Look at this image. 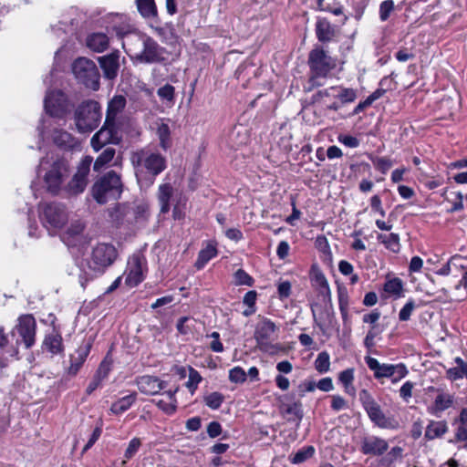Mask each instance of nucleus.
<instances>
[{
  "label": "nucleus",
  "instance_id": "nucleus-16",
  "mask_svg": "<svg viewBox=\"0 0 467 467\" xmlns=\"http://www.w3.org/2000/svg\"><path fill=\"white\" fill-rule=\"evenodd\" d=\"M324 97H333L337 99L342 105L351 103L357 99V91L351 88H345L342 86H332L321 90H318L312 97L314 101L324 100Z\"/></svg>",
  "mask_w": 467,
  "mask_h": 467
},
{
  "label": "nucleus",
  "instance_id": "nucleus-46",
  "mask_svg": "<svg viewBox=\"0 0 467 467\" xmlns=\"http://www.w3.org/2000/svg\"><path fill=\"white\" fill-rule=\"evenodd\" d=\"M141 446V441L140 438H133L129 442V445L124 452L125 460L121 462L122 467H125L127 460L131 459L139 451Z\"/></svg>",
  "mask_w": 467,
  "mask_h": 467
},
{
  "label": "nucleus",
  "instance_id": "nucleus-7",
  "mask_svg": "<svg viewBox=\"0 0 467 467\" xmlns=\"http://www.w3.org/2000/svg\"><path fill=\"white\" fill-rule=\"evenodd\" d=\"M308 65L311 70L309 82L312 86H320V78H326L335 68L336 60L333 59L322 47H317L310 51Z\"/></svg>",
  "mask_w": 467,
  "mask_h": 467
},
{
  "label": "nucleus",
  "instance_id": "nucleus-29",
  "mask_svg": "<svg viewBox=\"0 0 467 467\" xmlns=\"http://www.w3.org/2000/svg\"><path fill=\"white\" fill-rule=\"evenodd\" d=\"M126 106V99L121 96H114L113 99L109 102L106 120L110 122H116V118L119 113H120Z\"/></svg>",
  "mask_w": 467,
  "mask_h": 467
},
{
  "label": "nucleus",
  "instance_id": "nucleus-34",
  "mask_svg": "<svg viewBox=\"0 0 467 467\" xmlns=\"http://www.w3.org/2000/svg\"><path fill=\"white\" fill-rule=\"evenodd\" d=\"M450 298L458 302H462L467 298V266L464 267L462 279L454 285Z\"/></svg>",
  "mask_w": 467,
  "mask_h": 467
},
{
  "label": "nucleus",
  "instance_id": "nucleus-54",
  "mask_svg": "<svg viewBox=\"0 0 467 467\" xmlns=\"http://www.w3.org/2000/svg\"><path fill=\"white\" fill-rule=\"evenodd\" d=\"M414 389V383L411 381H406L400 389V397L406 402L412 397V390Z\"/></svg>",
  "mask_w": 467,
  "mask_h": 467
},
{
  "label": "nucleus",
  "instance_id": "nucleus-22",
  "mask_svg": "<svg viewBox=\"0 0 467 467\" xmlns=\"http://www.w3.org/2000/svg\"><path fill=\"white\" fill-rule=\"evenodd\" d=\"M454 402V396L449 392L438 389L432 404L428 407V412L431 415L440 417L446 410L450 409Z\"/></svg>",
  "mask_w": 467,
  "mask_h": 467
},
{
  "label": "nucleus",
  "instance_id": "nucleus-31",
  "mask_svg": "<svg viewBox=\"0 0 467 467\" xmlns=\"http://www.w3.org/2000/svg\"><path fill=\"white\" fill-rule=\"evenodd\" d=\"M448 431V425L445 420H431L425 430V439L431 441L442 437Z\"/></svg>",
  "mask_w": 467,
  "mask_h": 467
},
{
  "label": "nucleus",
  "instance_id": "nucleus-62",
  "mask_svg": "<svg viewBox=\"0 0 467 467\" xmlns=\"http://www.w3.org/2000/svg\"><path fill=\"white\" fill-rule=\"evenodd\" d=\"M338 140L349 148H357L359 145V140L351 135H340Z\"/></svg>",
  "mask_w": 467,
  "mask_h": 467
},
{
  "label": "nucleus",
  "instance_id": "nucleus-10",
  "mask_svg": "<svg viewBox=\"0 0 467 467\" xmlns=\"http://www.w3.org/2000/svg\"><path fill=\"white\" fill-rule=\"evenodd\" d=\"M40 219L43 225L54 234L60 230L68 221V213L65 205L57 202L45 203L42 206Z\"/></svg>",
  "mask_w": 467,
  "mask_h": 467
},
{
  "label": "nucleus",
  "instance_id": "nucleus-1",
  "mask_svg": "<svg viewBox=\"0 0 467 467\" xmlns=\"http://www.w3.org/2000/svg\"><path fill=\"white\" fill-rule=\"evenodd\" d=\"M130 162L140 188L150 187L156 177L167 167L165 157L149 149H141L132 152Z\"/></svg>",
  "mask_w": 467,
  "mask_h": 467
},
{
  "label": "nucleus",
  "instance_id": "nucleus-6",
  "mask_svg": "<svg viewBox=\"0 0 467 467\" xmlns=\"http://www.w3.org/2000/svg\"><path fill=\"white\" fill-rule=\"evenodd\" d=\"M121 192L120 177L113 171L107 172L92 187V196L100 204L108 202L110 199H118Z\"/></svg>",
  "mask_w": 467,
  "mask_h": 467
},
{
  "label": "nucleus",
  "instance_id": "nucleus-57",
  "mask_svg": "<svg viewBox=\"0 0 467 467\" xmlns=\"http://www.w3.org/2000/svg\"><path fill=\"white\" fill-rule=\"evenodd\" d=\"M84 230V223L80 220L73 221L67 230V234L69 237L79 235Z\"/></svg>",
  "mask_w": 467,
  "mask_h": 467
},
{
  "label": "nucleus",
  "instance_id": "nucleus-47",
  "mask_svg": "<svg viewBox=\"0 0 467 467\" xmlns=\"http://www.w3.org/2000/svg\"><path fill=\"white\" fill-rule=\"evenodd\" d=\"M157 95L161 100L173 103L175 99V88L170 84H165L157 90Z\"/></svg>",
  "mask_w": 467,
  "mask_h": 467
},
{
  "label": "nucleus",
  "instance_id": "nucleus-52",
  "mask_svg": "<svg viewBox=\"0 0 467 467\" xmlns=\"http://www.w3.org/2000/svg\"><path fill=\"white\" fill-rule=\"evenodd\" d=\"M202 381V376L200 373L194 368H190L189 379L186 382V387L191 390V392H194L197 389L198 384Z\"/></svg>",
  "mask_w": 467,
  "mask_h": 467
},
{
  "label": "nucleus",
  "instance_id": "nucleus-40",
  "mask_svg": "<svg viewBox=\"0 0 467 467\" xmlns=\"http://www.w3.org/2000/svg\"><path fill=\"white\" fill-rule=\"evenodd\" d=\"M315 448L314 446H306L301 449H299L293 456H291V462L294 464H299L306 460L312 458L315 454Z\"/></svg>",
  "mask_w": 467,
  "mask_h": 467
},
{
  "label": "nucleus",
  "instance_id": "nucleus-37",
  "mask_svg": "<svg viewBox=\"0 0 467 467\" xmlns=\"http://www.w3.org/2000/svg\"><path fill=\"white\" fill-rule=\"evenodd\" d=\"M310 275H311L312 281L317 285L319 286L322 294H325V293L329 294L330 293L328 282H327L325 275L322 273V271L319 269V267L317 265H313L311 266Z\"/></svg>",
  "mask_w": 467,
  "mask_h": 467
},
{
  "label": "nucleus",
  "instance_id": "nucleus-45",
  "mask_svg": "<svg viewBox=\"0 0 467 467\" xmlns=\"http://www.w3.org/2000/svg\"><path fill=\"white\" fill-rule=\"evenodd\" d=\"M224 400V396L217 391L212 392L204 397V403L212 410H217Z\"/></svg>",
  "mask_w": 467,
  "mask_h": 467
},
{
  "label": "nucleus",
  "instance_id": "nucleus-48",
  "mask_svg": "<svg viewBox=\"0 0 467 467\" xmlns=\"http://www.w3.org/2000/svg\"><path fill=\"white\" fill-rule=\"evenodd\" d=\"M234 284L236 285H247L252 286L254 285L253 277L248 275L244 270L238 269L234 273Z\"/></svg>",
  "mask_w": 467,
  "mask_h": 467
},
{
  "label": "nucleus",
  "instance_id": "nucleus-63",
  "mask_svg": "<svg viewBox=\"0 0 467 467\" xmlns=\"http://www.w3.org/2000/svg\"><path fill=\"white\" fill-rule=\"evenodd\" d=\"M286 413L293 414L301 419L303 416L302 404L300 402H293L288 404L285 409Z\"/></svg>",
  "mask_w": 467,
  "mask_h": 467
},
{
  "label": "nucleus",
  "instance_id": "nucleus-2",
  "mask_svg": "<svg viewBox=\"0 0 467 467\" xmlns=\"http://www.w3.org/2000/svg\"><path fill=\"white\" fill-rule=\"evenodd\" d=\"M122 47L134 63L154 64L164 60V47L144 34L135 33L127 36L122 41Z\"/></svg>",
  "mask_w": 467,
  "mask_h": 467
},
{
  "label": "nucleus",
  "instance_id": "nucleus-58",
  "mask_svg": "<svg viewBox=\"0 0 467 467\" xmlns=\"http://www.w3.org/2000/svg\"><path fill=\"white\" fill-rule=\"evenodd\" d=\"M455 426L454 439L456 442L467 441V425L452 424Z\"/></svg>",
  "mask_w": 467,
  "mask_h": 467
},
{
  "label": "nucleus",
  "instance_id": "nucleus-33",
  "mask_svg": "<svg viewBox=\"0 0 467 467\" xmlns=\"http://www.w3.org/2000/svg\"><path fill=\"white\" fill-rule=\"evenodd\" d=\"M137 394L135 392L119 399L113 402L110 407V411L113 414L119 415L128 410L136 401Z\"/></svg>",
  "mask_w": 467,
  "mask_h": 467
},
{
  "label": "nucleus",
  "instance_id": "nucleus-32",
  "mask_svg": "<svg viewBox=\"0 0 467 467\" xmlns=\"http://www.w3.org/2000/svg\"><path fill=\"white\" fill-rule=\"evenodd\" d=\"M173 193V188L170 183H162L158 189V201L161 213H167L170 211V201Z\"/></svg>",
  "mask_w": 467,
  "mask_h": 467
},
{
  "label": "nucleus",
  "instance_id": "nucleus-24",
  "mask_svg": "<svg viewBox=\"0 0 467 467\" xmlns=\"http://www.w3.org/2000/svg\"><path fill=\"white\" fill-rule=\"evenodd\" d=\"M86 46L93 52L102 53L107 50L109 46V37L105 33H91L86 37Z\"/></svg>",
  "mask_w": 467,
  "mask_h": 467
},
{
  "label": "nucleus",
  "instance_id": "nucleus-50",
  "mask_svg": "<svg viewBox=\"0 0 467 467\" xmlns=\"http://www.w3.org/2000/svg\"><path fill=\"white\" fill-rule=\"evenodd\" d=\"M394 10V2L392 0H385L379 5V18L382 22L387 21Z\"/></svg>",
  "mask_w": 467,
  "mask_h": 467
},
{
  "label": "nucleus",
  "instance_id": "nucleus-9",
  "mask_svg": "<svg viewBox=\"0 0 467 467\" xmlns=\"http://www.w3.org/2000/svg\"><path fill=\"white\" fill-rule=\"evenodd\" d=\"M72 71L75 78L85 87L93 90L99 88L100 75L94 61L78 57L73 62Z\"/></svg>",
  "mask_w": 467,
  "mask_h": 467
},
{
  "label": "nucleus",
  "instance_id": "nucleus-56",
  "mask_svg": "<svg viewBox=\"0 0 467 467\" xmlns=\"http://www.w3.org/2000/svg\"><path fill=\"white\" fill-rule=\"evenodd\" d=\"M110 370H111V363L109 361L104 359L100 363L95 376L97 378L100 379L101 380H104L108 378Z\"/></svg>",
  "mask_w": 467,
  "mask_h": 467
},
{
  "label": "nucleus",
  "instance_id": "nucleus-38",
  "mask_svg": "<svg viewBox=\"0 0 467 467\" xmlns=\"http://www.w3.org/2000/svg\"><path fill=\"white\" fill-rule=\"evenodd\" d=\"M316 247L322 254V260L327 263L332 262V252L327 239L324 235L317 236Z\"/></svg>",
  "mask_w": 467,
  "mask_h": 467
},
{
  "label": "nucleus",
  "instance_id": "nucleus-26",
  "mask_svg": "<svg viewBox=\"0 0 467 467\" xmlns=\"http://www.w3.org/2000/svg\"><path fill=\"white\" fill-rule=\"evenodd\" d=\"M217 254L218 250L216 243L213 241L207 242L205 246L201 249L198 254V257L194 265L195 267L199 270L202 269L211 259L217 255Z\"/></svg>",
  "mask_w": 467,
  "mask_h": 467
},
{
  "label": "nucleus",
  "instance_id": "nucleus-19",
  "mask_svg": "<svg viewBox=\"0 0 467 467\" xmlns=\"http://www.w3.org/2000/svg\"><path fill=\"white\" fill-rule=\"evenodd\" d=\"M277 327L268 318L261 320L254 331V338L261 347H267L275 338Z\"/></svg>",
  "mask_w": 467,
  "mask_h": 467
},
{
  "label": "nucleus",
  "instance_id": "nucleus-55",
  "mask_svg": "<svg viewBox=\"0 0 467 467\" xmlns=\"http://www.w3.org/2000/svg\"><path fill=\"white\" fill-rule=\"evenodd\" d=\"M379 333V332L376 329V327L372 326L365 337L364 345L368 351H371V349L375 347V337Z\"/></svg>",
  "mask_w": 467,
  "mask_h": 467
},
{
  "label": "nucleus",
  "instance_id": "nucleus-35",
  "mask_svg": "<svg viewBox=\"0 0 467 467\" xmlns=\"http://www.w3.org/2000/svg\"><path fill=\"white\" fill-rule=\"evenodd\" d=\"M354 368H347L341 371L338 375V380L344 387V390L350 396H355L356 389L353 385L354 381Z\"/></svg>",
  "mask_w": 467,
  "mask_h": 467
},
{
  "label": "nucleus",
  "instance_id": "nucleus-15",
  "mask_svg": "<svg viewBox=\"0 0 467 467\" xmlns=\"http://www.w3.org/2000/svg\"><path fill=\"white\" fill-rule=\"evenodd\" d=\"M21 337V342L25 345L26 348H31L36 343V321L35 317L30 315H22L17 318V323L14 327Z\"/></svg>",
  "mask_w": 467,
  "mask_h": 467
},
{
  "label": "nucleus",
  "instance_id": "nucleus-39",
  "mask_svg": "<svg viewBox=\"0 0 467 467\" xmlns=\"http://www.w3.org/2000/svg\"><path fill=\"white\" fill-rule=\"evenodd\" d=\"M116 150L112 147H107L96 159L94 162V170L99 171L102 169L106 164L110 162L114 156H115Z\"/></svg>",
  "mask_w": 467,
  "mask_h": 467
},
{
  "label": "nucleus",
  "instance_id": "nucleus-51",
  "mask_svg": "<svg viewBox=\"0 0 467 467\" xmlns=\"http://www.w3.org/2000/svg\"><path fill=\"white\" fill-rule=\"evenodd\" d=\"M112 31L119 38L123 39V41L127 39V36L136 33L131 32V26L128 24L115 25L112 26Z\"/></svg>",
  "mask_w": 467,
  "mask_h": 467
},
{
  "label": "nucleus",
  "instance_id": "nucleus-18",
  "mask_svg": "<svg viewBox=\"0 0 467 467\" xmlns=\"http://www.w3.org/2000/svg\"><path fill=\"white\" fill-rule=\"evenodd\" d=\"M119 58L120 52L118 49L98 58L105 78L113 80L118 77L120 67Z\"/></svg>",
  "mask_w": 467,
  "mask_h": 467
},
{
  "label": "nucleus",
  "instance_id": "nucleus-5",
  "mask_svg": "<svg viewBox=\"0 0 467 467\" xmlns=\"http://www.w3.org/2000/svg\"><path fill=\"white\" fill-rule=\"evenodd\" d=\"M47 159H42L40 166L47 170L44 175V182L47 192L52 194H57L61 190V185L66 178L69 175V164L63 158H57L49 164Z\"/></svg>",
  "mask_w": 467,
  "mask_h": 467
},
{
  "label": "nucleus",
  "instance_id": "nucleus-53",
  "mask_svg": "<svg viewBox=\"0 0 467 467\" xmlns=\"http://www.w3.org/2000/svg\"><path fill=\"white\" fill-rule=\"evenodd\" d=\"M415 308L413 300H409L399 313V318L400 321H408L410 318L411 313Z\"/></svg>",
  "mask_w": 467,
  "mask_h": 467
},
{
  "label": "nucleus",
  "instance_id": "nucleus-43",
  "mask_svg": "<svg viewBox=\"0 0 467 467\" xmlns=\"http://www.w3.org/2000/svg\"><path fill=\"white\" fill-rule=\"evenodd\" d=\"M315 368L321 374L326 373L330 368V357L326 351L320 352L315 360Z\"/></svg>",
  "mask_w": 467,
  "mask_h": 467
},
{
  "label": "nucleus",
  "instance_id": "nucleus-23",
  "mask_svg": "<svg viewBox=\"0 0 467 467\" xmlns=\"http://www.w3.org/2000/svg\"><path fill=\"white\" fill-rule=\"evenodd\" d=\"M90 348V344L81 345L70 355V365L67 368V373L69 375L75 376L78 374L89 354Z\"/></svg>",
  "mask_w": 467,
  "mask_h": 467
},
{
  "label": "nucleus",
  "instance_id": "nucleus-12",
  "mask_svg": "<svg viewBox=\"0 0 467 467\" xmlns=\"http://www.w3.org/2000/svg\"><path fill=\"white\" fill-rule=\"evenodd\" d=\"M365 362L368 368L374 372L376 379L391 378L395 374H399V378L392 379L393 383L400 381L409 373L406 366L402 363L396 365L380 364L377 358L369 356L365 357Z\"/></svg>",
  "mask_w": 467,
  "mask_h": 467
},
{
  "label": "nucleus",
  "instance_id": "nucleus-60",
  "mask_svg": "<svg viewBox=\"0 0 467 467\" xmlns=\"http://www.w3.org/2000/svg\"><path fill=\"white\" fill-rule=\"evenodd\" d=\"M222 425L218 421H211L207 426V434L210 438H216L222 434Z\"/></svg>",
  "mask_w": 467,
  "mask_h": 467
},
{
  "label": "nucleus",
  "instance_id": "nucleus-59",
  "mask_svg": "<svg viewBox=\"0 0 467 467\" xmlns=\"http://www.w3.org/2000/svg\"><path fill=\"white\" fill-rule=\"evenodd\" d=\"M156 405L159 409H161L163 412L168 415H171L176 411L177 405L174 402L165 401L163 400H160L156 402Z\"/></svg>",
  "mask_w": 467,
  "mask_h": 467
},
{
  "label": "nucleus",
  "instance_id": "nucleus-13",
  "mask_svg": "<svg viewBox=\"0 0 467 467\" xmlns=\"http://www.w3.org/2000/svg\"><path fill=\"white\" fill-rule=\"evenodd\" d=\"M121 137L119 134V127L116 122L104 121L103 126L91 138L90 144L95 151L100 150L108 144H119Z\"/></svg>",
  "mask_w": 467,
  "mask_h": 467
},
{
  "label": "nucleus",
  "instance_id": "nucleus-41",
  "mask_svg": "<svg viewBox=\"0 0 467 467\" xmlns=\"http://www.w3.org/2000/svg\"><path fill=\"white\" fill-rule=\"evenodd\" d=\"M157 135L160 140V146L166 150L171 146V130L166 123H161L157 128Z\"/></svg>",
  "mask_w": 467,
  "mask_h": 467
},
{
  "label": "nucleus",
  "instance_id": "nucleus-3",
  "mask_svg": "<svg viewBox=\"0 0 467 467\" xmlns=\"http://www.w3.org/2000/svg\"><path fill=\"white\" fill-rule=\"evenodd\" d=\"M102 119L100 104L93 99L81 102L75 110L74 120L80 133H89L96 130Z\"/></svg>",
  "mask_w": 467,
  "mask_h": 467
},
{
  "label": "nucleus",
  "instance_id": "nucleus-11",
  "mask_svg": "<svg viewBox=\"0 0 467 467\" xmlns=\"http://www.w3.org/2000/svg\"><path fill=\"white\" fill-rule=\"evenodd\" d=\"M92 161L93 158L91 156H85L80 161L76 173L63 189L67 196H77L85 191Z\"/></svg>",
  "mask_w": 467,
  "mask_h": 467
},
{
  "label": "nucleus",
  "instance_id": "nucleus-25",
  "mask_svg": "<svg viewBox=\"0 0 467 467\" xmlns=\"http://www.w3.org/2000/svg\"><path fill=\"white\" fill-rule=\"evenodd\" d=\"M335 26L327 18H318L316 23V35L318 41L330 42L336 36Z\"/></svg>",
  "mask_w": 467,
  "mask_h": 467
},
{
  "label": "nucleus",
  "instance_id": "nucleus-21",
  "mask_svg": "<svg viewBox=\"0 0 467 467\" xmlns=\"http://www.w3.org/2000/svg\"><path fill=\"white\" fill-rule=\"evenodd\" d=\"M388 442L379 437H364L361 441L360 451L365 455L379 456L387 451Z\"/></svg>",
  "mask_w": 467,
  "mask_h": 467
},
{
  "label": "nucleus",
  "instance_id": "nucleus-61",
  "mask_svg": "<svg viewBox=\"0 0 467 467\" xmlns=\"http://www.w3.org/2000/svg\"><path fill=\"white\" fill-rule=\"evenodd\" d=\"M373 163L376 168L381 171L383 173H385L392 166V161L385 157L377 158Z\"/></svg>",
  "mask_w": 467,
  "mask_h": 467
},
{
  "label": "nucleus",
  "instance_id": "nucleus-4",
  "mask_svg": "<svg viewBox=\"0 0 467 467\" xmlns=\"http://www.w3.org/2000/svg\"><path fill=\"white\" fill-rule=\"evenodd\" d=\"M117 258L115 247L108 244H99L93 248L90 259L88 261V266L92 274H87L88 277L79 276V282L82 287H85L88 279H92L97 275L102 274L107 267L111 265Z\"/></svg>",
  "mask_w": 467,
  "mask_h": 467
},
{
  "label": "nucleus",
  "instance_id": "nucleus-49",
  "mask_svg": "<svg viewBox=\"0 0 467 467\" xmlns=\"http://www.w3.org/2000/svg\"><path fill=\"white\" fill-rule=\"evenodd\" d=\"M247 374L244 368L237 366L230 369L229 379L234 383H244L246 380Z\"/></svg>",
  "mask_w": 467,
  "mask_h": 467
},
{
  "label": "nucleus",
  "instance_id": "nucleus-8",
  "mask_svg": "<svg viewBox=\"0 0 467 467\" xmlns=\"http://www.w3.org/2000/svg\"><path fill=\"white\" fill-rule=\"evenodd\" d=\"M359 400L369 420L378 427L382 429H397L398 421L392 417H387L382 411L379 403L374 400L367 389L359 392Z\"/></svg>",
  "mask_w": 467,
  "mask_h": 467
},
{
  "label": "nucleus",
  "instance_id": "nucleus-44",
  "mask_svg": "<svg viewBox=\"0 0 467 467\" xmlns=\"http://www.w3.org/2000/svg\"><path fill=\"white\" fill-rule=\"evenodd\" d=\"M402 288V281L400 278L390 279L387 281L384 285L385 292L393 295L397 297H400L401 296Z\"/></svg>",
  "mask_w": 467,
  "mask_h": 467
},
{
  "label": "nucleus",
  "instance_id": "nucleus-36",
  "mask_svg": "<svg viewBox=\"0 0 467 467\" xmlns=\"http://www.w3.org/2000/svg\"><path fill=\"white\" fill-rule=\"evenodd\" d=\"M52 138L54 143L62 148H72L75 145L74 137L66 130H55Z\"/></svg>",
  "mask_w": 467,
  "mask_h": 467
},
{
  "label": "nucleus",
  "instance_id": "nucleus-27",
  "mask_svg": "<svg viewBox=\"0 0 467 467\" xmlns=\"http://www.w3.org/2000/svg\"><path fill=\"white\" fill-rule=\"evenodd\" d=\"M454 366L446 369V378L451 381H456L462 379L467 380V362L462 358H454Z\"/></svg>",
  "mask_w": 467,
  "mask_h": 467
},
{
  "label": "nucleus",
  "instance_id": "nucleus-14",
  "mask_svg": "<svg viewBox=\"0 0 467 467\" xmlns=\"http://www.w3.org/2000/svg\"><path fill=\"white\" fill-rule=\"evenodd\" d=\"M146 271V258L140 254H134L127 264L125 284L130 287L137 286L144 280Z\"/></svg>",
  "mask_w": 467,
  "mask_h": 467
},
{
  "label": "nucleus",
  "instance_id": "nucleus-64",
  "mask_svg": "<svg viewBox=\"0 0 467 467\" xmlns=\"http://www.w3.org/2000/svg\"><path fill=\"white\" fill-rule=\"evenodd\" d=\"M316 387L325 392L331 391L334 389L332 379L323 378L316 384Z\"/></svg>",
  "mask_w": 467,
  "mask_h": 467
},
{
  "label": "nucleus",
  "instance_id": "nucleus-28",
  "mask_svg": "<svg viewBox=\"0 0 467 467\" xmlns=\"http://www.w3.org/2000/svg\"><path fill=\"white\" fill-rule=\"evenodd\" d=\"M43 347L53 355L62 353L64 348L61 335L57 331L46 335Z\"/></svg>",
  "mask_w": 467,
  "mask_h": 467
},
{
  "label": "nucleus",
  "instance_id": "nucleus-20",
  "mask_svg": "<svg viewBox=\"0 0 467 467\" xmlns=\"http://www.w3.org/2000/svg\"><path fill=\"white\" fill-rule=\"evenodd\" d=\"M139 390L145 395H156L167 386L165 381L155 376L143 375L136 379Z\"/></svg>",
  "mask_w": 467,
  "mask_h": 467
},
{
  "label": "nucleus",
  "instance_id": "nucleus-30",
  "mask_svg": "<svg viewBox=\"0 0 467 467\" xmlns=\"http://www.w3.org/2000/svg\"><path fill=\"white\" fill-rule=\"evenodd\" d=\"M136 6L140 16L148 20H157L158 11L154 0H136Z\"/></svg>",
  "mask_w": 467,
  "mask_h": 467
},
{
  "label": "nucleus",
  "instance_id": "nucleus-42",
  "mask_svg": "<svg viewBox=\"0 0 467 467\" xmlns=\"http://www.w3.org/2000/svg\"><path fill=\"white\" fill-rule=\"evenodd\" d=\"M386 246L394 253L400 251V236L398 234L391 233L389 234H380L378 237Z\"/></svg>",
  "mask_w": 467,
  "mask_h": 467
},
{
  "label": "nucleus",
  "instance_id": "nucleus-17",
  "mask_svg": "<svg viewBox=\"0 0 467 467\" xmlns=\"http://www.w3.org/2000/svg\"><path fill=\"white\" fill-rule=\"evenodd\" d=\"M44 107L47 114L53 117H60L66 110V98L60 90H50L47 92L44 100Z\"/></svg>",
  "mask_w": 467,
  "mask_h": 467
}]
</instances>
